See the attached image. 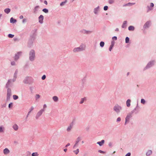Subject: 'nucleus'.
Wrapping results in <instances>:
<instances>
[{"label":"nucleus","instance_id":"7c9ffc66","mask_svg":"<svg viewBox=\"0 0 156 156\" xmlns=\"http://www.w3.org/2000/svg\"><path fill=\"white\" fill-rule=\"evenodd\" d=\"M16 20L14 19L12 17L10 20V22L11 23H15L16 22Z\"/></svg>","mask_w":156,"mask_h":156},{"label":"nucleus","instance_id":"13d9d810","mask_svg":"<svg viewBox=\"0 0 156 156\" xmlns=\"http://www.w3.org/2000/svg\"><path fill=\"white\" fill-rule=\"evenodd\" d=\"M44 3L46 5H47L48 4L47 2L46 1H44Z\"/></svg>","mask_w":156,"mask_h":156},{"label":"nucleus","instance_id":"37998d69","mask_svg":"<svg viewBox=\"0 0 156 156\" xmlns=\"http://www.w3.org/2000/svg\"><path fill=\"white\" fill-rule=\"evenodd\" d=\"M13 98L14 100H16L18 98V97L16 95H13Z\"/></svg>","mask_w":156,"mask_h":156},{"label":"nucleus","instance_id":"09e8293b","mask_svg":"<svg viewBox=\"0 0 156 156\" xmlns=\"http://www.w3.org/2000/svg\"><path fill=\"white\" fill-rule=\"evenodd\" d=\"M98 152L100 153H102V154H105V152L103 151H102L101 150H99L98 151Z\"/></svg>","mask_w":156,"mask_h":156},{"label":"nucleus","instance_id":"0eeeda50","mask_svg":"<svg viewBox=\"0 0 156 156\" xmlns=\"http://www.w3.org/2000/svg\"><path fill=\"white\" fill-rule=\"evenodd\" d=\"M151 21L150 20L148 21L145 23L143 26V28L144 29H147L148 28L151 26Z\"/></svg>","mask_w":156,"mask_h":156},{"label":"nucleus","instance_id":"4468645a","mask_svg":"<svg viewBox=\"0 0 156 156\" xmlns=\"http://www.w3.org/2000/svg\"><path fill=\"white\" fill-rule=\"evenodd\" d=\"M139 111V108H135L130 112H131L133 114L134 113H135V114H137L138 113Z\"/></svg>","mask_w":156,"mask_h":156},{"label":"nucleus","instance_id":"f257e3e1","mask_svg":"<svg viewBox=\"0 0 156 156\" xmlns=\"http://www.w3.org/2000/svg\"><path fill=\"white\" fill-rule=\"evenodd\" d=\"M155 61L154 60H151L149 62L146 66L143 69V71H145L153 67L155 64Z\"/></svg>","mask_w":156,"mask_h":156},{"label":"nucleus","instance_id":"864d4df0","mask_svg":"<svg viewBox=\"0 0 156 156\" xmlns=\"http://www.w3.org/2000/svg\"><path fill=\"white\" fill-rule=\"evenodd\" d=\"M131 153L130 152H129L127 153L125 155V156H130Z\"/></svg>","mask_w":156,"mask_h":156},{"label":"nucleus","instance_id":"b1692460","mask_svg":"<svg viewBox=\"0 0 156 156\" xmlns=\"http://www.w3.org/2000/svg\"><path fill=\"white\" fill-rule=\"evenodd\" d=\"M135 29V28L133 26H130L128 27V30L129 31H133Z\"/></svg>","mask_w":156,"mask_h":156},{"label":"nucleus","instance_id":"69168bd1","mask_svg":"<svg viewBox=\"0 0 156 156\" xmlns=\"http://www.w3.org/2000/svg\"><path fill=\"white\" fill-rule=\"evenodd\" d=\"M86 130H88L89 129V127H87L86 128Z\"/></svg>","mask_w":156,"mask_h":156},{"label":"nucleus","instance_id":"ddd939ff","mask_svg":"<svg viewBox=\"0 0 156 156\" xmlns=\"http://www.w3.org/2000/svg\"><path fill=\"white\" fill-rule=\"evenodd\" d=\"M44 111V109H42L37 114L36 118H37L38 117H39L42 114V113Z\"/></svg>","mask_w":156,"mask_h":156},{"label":"nucleus","instance_id":"72a5a7b5","mask_svg":"<svg viewBox=\"0 0 156 156\" xmlns=\"http://www.w3.org/2000/svg\"><path fill=\"white\" fill-rule=\"evenodd\" d=\"M105 45V43L103 41H101L100 43V45L101 47H103Z\"/></svg>","mask_w":156,"mask_h":156},{"label":"nucleus","instance_id":"473e14b6","mask_svg":"<svg viewBox=\"0 0 156 156\" xmlns=\"http://www.w3.org/2000/svg\"><path fill=\"white\" fill-rule=\"evenodd\" d=\"M129 37H127L125 38V43H129Z\"/></svg>","mask_w":156,"mask_h":156},{"label":"nucleus","instance_id":"ea45409f","mask_svg":"<svg viewBox=\"0 0 156 156\" xmlns=\"http://www.w3.org/2000/svg\"><path fill=\"white\" fill-rule=\"evenodd\" d=\"M39 6H36L34 9V12L36 13L37 9H38Z\"/></svg>","mask_w":156,"mask_h":156},{"label":"nucleus","instance_id":"cd10ccee","mask_svg":"<svg viewBox=\"0 0 156 156\" xmlns=\"http://www.w3.org/2000/svg\"><path fill=\"white\" fill-rule=\"evenodd\" d=\"M75 149L74 148V150H73V152L76 154H77L79 152V149H76V150H75Z\"/></svg>","mask_w":156,"mask_h":156},{"label":"nucleus","instance_id":"5fc2aeb1","mask_svg":"<svg viewBox=\"0 0 156 156\" xmlns=\"http://www.w3.org/2000/svg\"><path fill=\"white\" fill-rule=\"evenodd\" d=\"M12 103H11L9 105V108H10L12 105Z\"/></svg>","mask_w":156,"mask_h":156},{"label":"nucleus","instance_id":"f8f14e48","mask_svg":"<svg viewBox=\"0 0 156 156\" xmlns=\"http://www.w3.org/2000/svg\"><path fill=\"white\" fill-rule=\"evenodd\" d=\"M133 115V114L131 112H129L127 114L125 119H126L129 121L130 119L132 117Z\"/></svg>","mask_w":156,"mask_h":156},{"label":"nucleus","instance_id":"49530a36","mask_svg":"<svg viewBox=\"0 0 156 156\" xmlns=\"http://www.w3.org/2000/svg\"><path fill=\"white\" fill-rule=\"evenodd\" d=\"M8 37L10 38H12L14 36V35L12 34H9L8 36Z\"/></svg>","mask_w":156,"mask_h":156},{"label":"nucleus","instance_id":"a18cd8bd","mask_svg":"<svg viewBox=\"0 0 156 156\" xmlns=\"http://www.w3.org/2000/svg\"><path fill=\"white\" fill-rule=\"evenodd\" d=\"M108 7L107 6H105L104 7V10L105 11L107 10L108 9Z\"/></svg>","mask_w":156,"mask_h":156},{"label":"nucleus","instance_id":"1a4fd4ad","mask_svg":"<svg viewBox=\"0 0 156 156\" xmlns=\"http://www.w3.org/2000/svg\"><path fill=\"white\" fill-rule=\"evenodd\" d=\"M80 32L81 33L88 34H90L92 32V31L90 30H87L85 29H83L80 31Z\"/></svg>","mask_w":156,"mask_h":156},{"label":"nucleus","instance_id":"3c124183","mask_svg":"<svg viewBox=\"0 0 156 156\" xmlns=\"http://www.w3.org/2000/svg\"><path fill=\"white\" fill-rule=\"evenodd\" d=\"M129 120L126 119H125V125H126V124H127V123L128 122H129Z\"/></svg>","mask_w":156,"mask_h":156},{"label":"nucleus","instance_id":"8fccbe9b","mask_svg":"<svg viewBox=\"0 0 156 156\" xmlns=\"http://www.w3.org/2000/svg\"><path fill=\"white\" fill-rule=\"evenodd\" d=\"M113 40H117V37L116 36H114L112 37Z\"/></svg>","mask_w":156,"mask_h":156},{"label":"nucleus","instance_id":"2eb2a0df","mask_svg":"<svg viewBox=\"0 0 156 156\" xmlns=\"http://www.w3.org/2000/svg\"><path fill=\"white\" fill-rule=\"evenodd\" d=\"M11 94V91L10 89L8 88L7 89V98H9Z\"/></svg>","mask_w":156,"mask_h":156},{"label":"nucleus","instance_id":"603ef678","mask_svg":"<svg viewBox=\"0 0 156 156\" xmlns=\"http://www.w3.org/2000/svg\"><path fill=\"white\" fill-rule=\"evenodd\" d=\"M46 76L45 75H44L42 77V79L43 80H44L45 79Z\"/></svg>","mask_w":156,"mask_h":156},{"label":"nucleus","instance_id":"58836bf2","mask_svg":"<svg viewBox=\"0 0 156 156\" xmlns=\"http://www.w3.org/2000/svg\"><path fill=\"white\" fill-rule=\"evenodd\" d=\"M67 2V1L66 0V1H65L64 2H62L60 4V5L61 6H62L63 5H65V4Z\"/></svg>","mask_w":156,"mask_h":156},{"label":"nucleus","instance_id":"a19ab883","mask_svg":"<svg viewBox=\"0 0 156 156\" xmlns=\"http://www.w3.org/2000/svg\"><path fill=\"white\" fill-rule=\"evenodd\" d=\"M42 11L45 13H47L48 12V9H43Z\"/></svg>","mask_w":156,"mask_h":156},{"label":"nucleus","instance_id":"4be33fe9","mask_svg":"<svg viewBox=\"0 0 156 156\" xmlns=\"http://www.w3.org/2000/svg\"><path fill=\"white\" fill-rule=\"evenodd\" d=\"M131 100L129 99H128L126 101V106L128 107H129L130 105Z\"/></svg>","mask_w":156,"mask_h":156},{"label":"nucleus","instance_id":"6ab92c4d","mask_svg":"<svg viewBox=\"0 0 156 156\" xmlns=\"http://www.w3.org/2000/svg\"><path fill=\"white\" fill-rule=\"evenodd\" d=\"M127 21H125L123 22V23L122 26V27L123 28H125L127 26Z\"/></svg>","mask_w":156,"mask_h":156},{"label":"nucleus","instance_id":"c756f323","mask_svg":"<svg viewBox=\"0 0 156 156\" xmlns=\"http://www.w3.org/2000/svg\"><path fill=\"white\" fill-rule=\"evenodd\" d=\"M53 99L55 101H57L58 100V98L56 96H54L53 97Z\"/></svg>","mask_w":156,"mask_h":156},{"label":"nucleus","instance_id":"20e7f679","mask_svg":"<svg viewBox=\"0 0 156 156\" xmlns=\"http://www.w3.org/2000/svg\"><path fill=\"white\" fill-rule=\"evenodd\" d=\"M122 109V107L118 105H115L113 108V110L117 114L119 113Z\"/></svg>","mask_w":156,"mask_h":156},{"label":"nucleus","instance_id":"79ce46f5","mask_svg":"<svg viewBox=\"0 0 156 156\" xmlns=\"http://www.w3.org/2000/svg\"><path fill=\"white\" fill-rule=\"evenodd\" d=\"M114 0H109L108 3L110 4H112L114 3Z\"/></svg>","mask_w":156,"mask_h":156},{"label":"nucleus","instance_id":"f704fd0d","mask_svg":"<svg viewBox=\"0 0 156 156\" xmlns=\"http://www.w3.org/2000/svg\"><path fill=\"white\" fill-rule=\"evenodd\" d=\"M4 130V128L2 126H0V133L3 132Z\"/></svg>","mask_w":156,"mask_h":156},{"label":"nucleus","instance_id":"052dcab7","mask_svg":"<svg viewBox=\"0 0 156 156\" xmlns=\"http://www.w3.org/2000/svg\"><path fill=\"white\" fill-rule=\"evenodd\" d=\"M11 64L12 65H13L15 64V62H12L11 63Z\"/></svg>","mask_w":156,"mask_h":156},{"label":"nucleus","instance_id":"a878e982","mask_svg":"<svg viewBox=\"0 0 156 156\" xmlns=\"http://www.w3.org/2000/svg\"><path fill=\"white\" fill-rule=\"evenodd\" d=\"M135 4V3H130L129 2L126 4H125L123 5L124 6H130L132 5H133Z\"/></svg>","mask_w":156,"mask_h":156},{"label":"nucleus","instance_id":"e2e57ef3","mask_svg":"<svg viewBox=\"0 0 156 156\" xmlns=\"http://www.w3.org/2000/svg\"><path fill=\"white\" fill-rule=\"evenodd\" d=\"M135 108H139L138 103L137 104Z\"/></svg>","mask_w":156,"mask_h":156},{"label":"nucleus","instance_id":"c9c22d12","mask_svg":"<svg viewBox=\"0 0 156 156\" xmlns=\"http://www.w3.org/2000/svg\"><path fill=\"white\" fill-rule=\"evenodd\" d=\"M146 101L144 99H141V103L143 104H144L145 103Z\"/></svg>","mask_w":156,"mask_h":156},{"label":"nucleus","instance_id":"4c0bfd02","mask_svg":"<svg viewBox=\"0 0 156 156\" xmlns=\"http://www.w3.org/2000/svg\"><path fill=\"white\" fill-rule=\"evenodd\" d=\"M38 155L37 152L33 153L32 154V156H37Z\"/></svg>","mask_w":156,"mask_h":156},{"label":"nucleus","instance_id":"f3484780","mask_svg":"<svg viewBox=\"0 0 156 156\" xmlns=\"http://www.w3.org/2000/svg\"><path fill=\"white\" fill-rule=\"evenodd\" d=\"M108 145L109 146H115V141H111L108 142Z\"/></svg>","mask_w":156,"mask_h":156},{"label":"nucleus","instance_id":"c03bdc74","mask_svg":"<svg viewBox=\"0 0 156 156\" xmlns=\"http://www.w3.org/2000/svg\"><path fill=\"white\" fill-rule=\"evenodd\" d=\"M121 120V118L120 117H118L116 119V122H119Z\"/></svg>","mask_w":156,"mask_h":156},{"label":"nucleus","instance_id":"39448f33","mask_svg":"<svg viewBox=\"0 0 156 156\" xmlns=\"http://www.w3.org/2000/svg\"><path fill=\"white\" fill-rule=\"evenodd\" d=\"M82 138V137L81 136H78L76 140V143L74 146L82 145L84 143V141H83L81 143H79V141L81 140Z\"/></svg>","mask_w":156,"mask_h":156},{"label":"nucleus","instance_id":"412c9836","mask_svg":"<svg viewBox=\"0 0 156 156\" xmlns=\"http://www.w3.org/2000/svg\"><path fill=\"white\" fill-rule=\"evenodd\" d=\"M105 142L104 140H102L101 141H99L97 143V144H99L100 146H102Z\"/></svg>","mask_w":156,"mask_h":156},{"label":"nucleus","instance_id":"9b49d317","mask_svg":"<svg viewBox=\"0 0 156 156\" xmlns=\"http://www.w3.org/2000/svg\"><path fill=\"white\" fill-rule=\"evenodd\" d=\"M99 6H98L97 7L95 8L94 9V12L95 15L98 14V12L99 11Z\"/></svg>","mask_w":156,"mask_h":156},{"label":"nucleus","instance_id":"6e6552de","mask_svg":"<svg viewBox=\"0 0 156 156\" xmlns=\"http://www.w3.org/2000/svg\"><path fill=\"white\" fill-rule=\"evenodd\" d=\"M30 59L31 61H33L34 60L35 53L34 51L33 50H32L30 52Z\"/></svg>","mask_w":156,"mask_h":156},{"label":"nucleus","instance_id":"aec40b11","mask_svg":"<svg viewBox=\"0 0 156 156\" xmlns=\"http://www.w3.org/2000/svg\"><path fill=\"white\" fill-rule=\"evenodd\" d=\"M12 128L15 130L17 131L19 127L17 124H15L12 126Z\"/></svg>","mask_w":156,"mask_h":156},{"label":"nucleus","instance_id":"9d476101","mask_svg":"<svg viewBox=\"0 0 156 156\" xmlns=\"http://www.w3.org/2000/svg\"><path fill=\"white\" fill-rule=\"evenodd\" d=\"M154 6V4L153 3H150V6H147V12H148L150 11L153 9V7Z\"/></svg>","mask_w":156,"mask_h":156},{"label":"nucleus","instance_id":"de8ad7c7","mask_svg":"<svg viewBox=\"0 0 156 156\" xmlns=\"http://www.w3.org/2000/svg\"><path fill=\"white\" fill-rule=\"evenodd\" d=\"M34 109V107H31L30 110L29 111V112L28 113V115H29L30 114V113L31 112V111H32Z\"/></svg>","mask_w":156,"mask_h":156},{"label":"nucleus","instance_id":"a211bd4d","mask_svg":"<svg viewBox=\"0 0 156 156\" xmlns=\"http://www.w3.org/2000/svg\"><path fill=\"white\" fill-rule=\"evenodd\" d=\"M39 22L41 23H43V19H44V16L42 15H41L39 17Z\"/></svg>","mask_w":156,"mask_h":156},{"label":"nucleus","instance_id":"0e129e2a","mask_svg":"<svg viewBox=\"0 0 156 156\" xmlns=\"http://www.w3.org/2000/svg\"><path fill=\"white\" fill-rule=\"evenodd\" d=\"M67 149H64V151L65 152H66V151H67Z\"/></svg>","mask_w":156,"mask_h":156},{"label":"nucleus","instance_id":"4d7b16f0","mask_svg":"<svg viewBox=\"0 0 156 156\" xmlns=\"http://www.w3.org/2000/svg\"><path fill=\"white\" fill-rule=\"evenodd\" d=\"M23 16L21 15V16H20V19H23Z\"/></svg>","mask_w":156,"mask_h":156},{"label":"nucleus","instance_id":"e433bc0d","mask_svg":"<svg viewBox=\"0 0 156 156\" xmlns=\"http://www.w3.org/2000/svg\"><path fill=\"white\" fill-rule=\"evenodd\" d=\"M10 83V80H9L6 85V87L7 88H8L9 87V85Z\"/></svg>","mask_w":156,"mask_h":156},{"label":"nucleus","instance_id":"338daca9","mask_svg":"<svg viewBox=\"0 0 156 156\" xmlns=\"http://www.w3.org/2000/svg\"><path fill=\"white\" fill-rule=\"evenodd\" d=\"M37 96L38 98H39L40 97V96L38 94H37Z\"/></svg>","mask_w":156,"mask_h":156},{"label":"nucleus","instance_id":"bb28decb","mask_svg":"<svg viewBox=\"0 0 156 156\" xmlns=\"http://www.w3.org/2000/svg\"><path fill=\"white\" fill-rule=\"evenodd\" d=\"M9 152V150L7 148H5L4 150V153L6 154H8Z\"/></svg>","mask_w":156,"mask_h":156},{"label":"nucleus","instance_id":"6e6d98bb","mask_svg":"<svg viewBox=\"0 0 156 156\" xmlns=\"http://www.w3.org/2000/svg\"><path fill=\"white\" fill-rule=\"evenodd\" d=\"M47 107L46 105L45 104L43 106V108L44 109L46 108Z\"/></svg>","mask_w":156,"mask_h":156},{"label":"nucleus","instance_id":"5701e85b","mask_svg":"<svg viewBox=\"0 0 156 156\" xmlns=\"http://www.w3.org/2000/svg\"><path fill=\"white\" fill-rule=\"evenodd\" d=\"M152 151L151 150H148L146 153V155L147 156H149L152 154Z\"/></svg>","mask_w":156,"mask_h":156},{"label":"nucleus","instance_id":"393cba45","mask_svg":"<svg viewBox=\"0 0 156 156\" xmlns=\"http://www.w3.org/2000/svg\"><path fill=\"white\" fill-rule=\"evenodd\" d=\"M86 98L85 97L82 98L81 99L80 101V104H83V102H84V101H86Z\"/></svg>","mask_w":156,"mask_h":156},{"label":"nucleus","instance_id":"423d86ee","mask_svg":"<svg viewBox=\"0 0 156 156\" xmlns=\"http://www.w3.org/2000/svg\"><path fill=\"white\" fill-rule=\"evenodd\" d=\"M76 120L75 118H73L72 119V121L70 122L69 126V131L71 130L73 128L75 124Z\"/></svg>","mask_w":156,"mask_h":156},{"label":"nucleus","instance_id":"c85d7f7f","mask_svg":"<svg viewBox=\"0 0 156 156\" xmlns=\"http://www.w3.org/2000/svg\"><path fill=\"white\" fill-rule=\"evenodd\" d=\"M5 12L7 14L9 13L10 11V9L9 8H6L4 10Z\"/></svg>","mask_w":156,"mask_h":156},{"label":"nucleus","instance_id":"f03ea898","mask_svg":"<svg viewBox=\"0 0 156 156\" xmlns=\"http://www.w3.org/2000/svg\"><path fill=\"white\" fill-rule=\"evenodd\" d=\"M85 45L82 44L79 47L74 48L73 50V51L74 52H78L85 50Z\"/></svg>","mask_w":156,"mask_h":156},{"label":"nucleus","instance_id":"774afa93","mask_svg":"<svg viewBox=\"0 0 156 156\" xmlns=\"http://www.w3.org/2000/svg\"><path fill=\"white\" fill-rule=\"evenodd\" d=\"M129 74V73L128 72L127 74V76H128Z\"/></svg>","mask_w":156,"mask_h":156},{"label":"nucleus","instance_id":"dca6fc26","mask_svg":"<svg viewBox=\"0 0 156 156\" xmlns=\"http://www.w3.org/2000/svg\"><path fill=\"white\" fill-rule=\"evenodd\" d=\"M115 42L114 41H112L111 42V45H110V47L109 48V50L110 51H111L112 48L114 47L115 44Z\"/></svg>","mask_w":156,"mask_h":156},{"label":"nucleus","instance_id":"bf43d9fd","mask_svg":"<svg viewBox=\"0 0 156 156\" xmlns=\"http://www.w3.org/2000/svg\"><path fill=\"white\" fill-rule=\"evenodd\" d=\"M26 19H23V23L25 22L26 21Z\"/></svg>","mask_w":156,"mask_h":156},{"label":"nucleus","instance_id":"2f4dec72","mask_svg":"<svg viewBox=\"0 0 156 156\" xmlns=\"http://www.w3.org/2000/svg\"><path fill=\"white\" fill-rule=\"evenodd\" d=\"M20 53L18 52L17 53V54L16 55L15 57V60H16L19 58V56L20 55Z\"/></svg>","mask_w":156,"mask_h":156},{"label":"nucleus","instance_id":"680f3d73","mask_svg":"<svg viewBox=\"0 0 156 156\" xmlns=\"http://www.w3.org/2000/svg\"><path fill=\"white\" fill-rule=\"evenodd\" d=\"M119 29L118 28H116L115 30V31H119Z\"/></svg>","mask_w":156,"mask_h":156},{"label":"nucleus","instance_id":"7ed1b4c3","mask_svg":"<svg viewBox=\"0 0 156 156\" xmlns=\"http://www.w3.org/2000/svg\"><path fill=\"white\" fill-rule=\"evenodd\" d=\"M141 142V138L136 135L132 139V143L134 144H139Z\"/></svg>","mask_w":156,"mask_h":156}]
</instances>
